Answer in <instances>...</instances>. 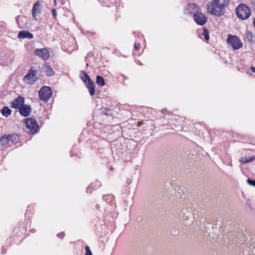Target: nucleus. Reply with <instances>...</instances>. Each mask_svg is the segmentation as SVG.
<instances>
[{
	"mask_svg": "<svg viewBox=\"0 0 255 255\" xmlns=\"http://www.w3.org/2000/svg\"><path fill=\"white\" fill-rule=\"evenodd\" d=\"M230 0H212L206 4L208 13L218 17L224 15Z\"/></svg>",
	"mask_w": 255,
	"mask_h": 255,
	"instance_id": "obj_1",
	"label": "nucleus"
},
{
	"mask_svg": "<svg viewBox=\"0 0 255 255\" xmlns=\"http://www.w3.org/2000/svg\"><path fill=\"white\" fill-rule=\"evenodd\" d=\"M25 127L24 130L28 133L35 134L39 129L37 122L34 119L28 118L24 121Z\"/></svg>",
	"mask_w": 255,
	"mask_h": 255,
	"instance_id": "obj_2",
	"label": "nucleus"
},
{
	"mask_svg": "<svg viewBox=\"0 0 255 255\" xmlns=\"http://www.w3.org/2000/svg\"><path fill=\"white\" fill-rule=\"evenodd\" d=\"M38 69L37 67L32 66L23 78V81L26 84H32L38 80L37 73Z\"/></svg>",
	"mask_w": 255,
	"mask_h": 255,
	"instance_id": "obj_3",
	"label": "nucleus"
},
{
	"mask_svg": "<svg viewBox=\"0 0 255 255\" xmlns=\"http://www.w3.org/2000/svg\"><path fill=\"white\" fill-rule=\"evenodd\" d=\"M236 13L239 18L246 19L251 15V11L248 6L246 4L241 3L236 7Z\"/></svg>",
	"mask_w": 255,
	"mask_h": 255,
	"instance_id": "obj_4",
	"label": "nucleus"
},
{
	"mask_svg": "<svg viewBox=\"0 0 255 255\" xmlns=\"http://www.w3.org/2000/svg\"><path fill=\"white\" fill-rule=\"evenodd\" d=\"M192 209L190 208L183 209L181 211L180 216L184 221V223L186 225H190L193 222L194 217L192 212Z\"/></svg>",
	"mask_w": 255,
	"mask_h": 255,
	"instance_id": "obj_5",
	"label": "nucleus"
},
{
	"mask_svg": "<svg viewBox=\"0 0 255 255\" xmlns=\"http://www.w3.org/2000/svg\"><path fill=\"white\" fill-rule=\"evenodd\" d=\"M38 94L41 101L47 102L51 98L52 92L50 87L44 86L40 89Z\"/></svg>",
	"mask_w": 255,
	"mask_h": 255,
	"instance_id": "obj_6",
	"label": "nucleus"
},
{
	"mask_svg": "<svg viewBox=\"0 0 255 255\" xmlns=\"http://www.w3.org/2000/svg\"><path fill=\"white\" fill-rule=\"evenodd\" d=\"M227 41L234 49H239L243 46L242 42L236 36L229 34Z\"/></svg>",
	"mask_w": 255,
	"mask_h": 255,
	"instance_id": "obj_7",
	"label": "nucleus"
},
{
	"mask_svg": "<svg viewBox=\"0 0 255 255\" xmlns=\"http://www.w3.org/2000/svg\"><path fill=\"white\" fill-rule=\"evenodd\" d=\"M34 53L35 55L39 57L43 60H46L49 57V51L45 48L41 49L37 48L34 50Z\"/></svg>",
	"mask_w": 255,
	"mask_h": 255,
	"instance_id": "obj_8",
	"label": "nucleus"
},
{
	"mask_svg": "<svg viewBox=\"0 0 255 255\" xmlns=\"http://www.w3.org/2000/svg\"><path fill=\"white\" fill-rule=\"evenodd\" d=\"M194 19L197 24L203 25L207 21V17L202 13L195 12L193 14Z\"/></svg>",
	"mask_w": 255,
	"mask_h": 255,
	"instance_id": "obj_9",
	"label": "nucleus"
},
{
	"mask_svg": "<svg viewBox=\"0 0 255 255\" xmlns=\"http://www.w3.org/2000/svg\"><path fill=\"white\" fill-rule=\"evenodd\" d=\"M31 11L33 19L36 20H37V18L36 17L37 14H39L41 12L40 1L38 0L34 3L32 7Z\"/></svg>",
	"mask_w": 255,
	"mask_h": 255,
	"instance_id": "obj_10",
	"label": "nucleus"
},
{
	"mask_svg": "<svg viewBox=\"0 0 255 255\" xmlns=\"http://www.w3.org/2000/svg\"><path fill=\"white\" fill-rule=\"evenodd\" d=\"M19 112L20 115L24 117H28L31 112V108L29 105H23L19 108Z\"/></svg>",
	"mask_w": 255,
	"mask_h": 255,
	"instance_id": "obj_11",
	"label": "nucleus"
},
{
	"mask_svg": "<svg viewBox=\"0 0 255 255\" xmlns=\"http://www.w3.org/2000/svg\"><path fill=\"white\" fill-rule=\"evenodd\" d=\"M24 98L21 96H18L14 99V100L11 103L10 107L14 109H18L24 105Z\"/></svg>",
	"mask_w": 255,
	"mask_h": 255,
	"instance_id": "obj_12",
	"label": "nucleus"
},
{
	"mask_svg": "<svg viewBox=\"0 0 255 255\" xmlns=\"http://www.w3.org/2000/svg\"><path fill=\"white\" fill-rule=\"evenodd\" d=\"M17 37L19 39H24L27 38L29 39H32L33 38V35L28 31L23 30L20 31L17 35Z\"/></svg>",
	"mask_w": 255,
	"mask_h": 255,
	"instance_id": "obj_13",
	"label": "nucleus"
},
{
	"mask_svg": "<svg viewBox=\"0 0 255 255\" xmlns=\"http://www.w3.org/2000/svg\"><path fill=\"white\" fill-rule=\"evenodd\" d=\"M187 13L191 14L192 13L197 12L198 7L197 5L194 3H190L188 4L185 8Z\"/></svg>",
	"mask_w": 255,
	"mask_h": 255,
	"instance_id": "obj_14",
	"label": "nucleus"
},
{
	"mask_svg": "<svg viewBox=\"0 0 255 255\" xmlns=\"http://www.w3.org/2000/svg\"><path fill=\"white\" fill-rule=\"evenodd\" d=\"M89 90L90 95L93 96L95 93V85L92 80H89L85 83Z\"/></svg>",
	"mask_w": 255,
	"mask_h": 255,
	"instance_id": "obj_15",
	"label": "nucleus"
},
{
	"mask_svg": "<svg viewBox=\"0 0 255 255\" xmlns=\"http://www.w3.org/2000/svg\"><path fill=\"white\" fill-rule=\"evenodd\" d=\"M8 139L10 143V146H11L15 145L19 141V136L16 134H8Z\"/></svg>",
	"mask_w": 255,
	"mask_h": 255,
	"instance_id": "obj_16",
	"label": "nucleus"
},
{
	"mask_svg": "<svg viewBox=\"0 0 255 255\" xmlns=\"http://www.w3.org/2000/svg\"><path fill=\"white\" fill-rule=\"evenodd\" d=\"M0 144L5 147L10 146L8 139V134H4L0 137Z\"/></svg>",
	"mask_w": 255,
	"mask_h": 255,
	"instance_id": "obj_17",
	"label": "nucleus"
},
{
	"mask_svg": "<svg viewBox=\"0 0 255 255\" xmlns=\"http://www.w3.org/2000/svg\"><path fill=\"white\" fill-rule=\"evenodd\" d=\"M42 71L48 76H51L54 74L52 68L47 64L43 65L42 67Z\"/></svg>",
	"mask_w": 255,
	"mask_h": 255,
	"instance_id": "obj_18",
	"label": "nucleus"
},
{
	"mask_svg": "<svg viewBox=\"0 0 255 255\" xmlns=\"http://www.w3.org/2000/svg\"><path fill=\"white\" fill-rule=\"evenodd\" d=\"M1 113L3 116L7 117L11 114V110L8 107L5 106L1 110Z\"/></svg>",
	"mask_w": 255,
	"mask_h": 255,
	"instance_id": "obj_19",
	"label": "nucleus"
},
{
	"mask_svg": "<svg viewBox=\"0 0 255 255\" xmlns=\"http://www.w3.org/2000/svg\"><path fill=\"white\" fill-rule=\"evenodd\" d=\"M246 38L249 42H255V36H254L252 32L247 31Z\"/></svg>",
	"mask_w": 255,
	"mask_h": 255,
	"instance_id": "obj_20",
	"label": "nucleus"
},
{
	"mask_svg": "<svg viewBox=\"0 0 255 255\" xmlns=\"http://www.w3.org/2000/svg\"><path fill=\"white\" fill-rule=\"evenodd\" d=\"M96 83L98 85L100 86H104L105 84V82L104 78L100 75L97 76Z\"/></svg>",
	"mask_w": 255,
	"mask_h": 255,
	"instance_id": "obj_21",
	"label": "nucleus"
},
{
	"mask_svg": "<svg viewBox=\"0 0 255 255\" xmlns=\"http://www.w3.org/2000/svg\"><path fill=\"white\" fill-rule=\"evenodd\" d=\"M83 74V75L81 76L82 80L85 83L89 80H92L89 76L85 72L82 71L81 75Z\"/></svg>",
	"mask_w": 255,
	"mask_h": 255,
	"instance_id": "obj_22",
	"label": "nucleus"
},
{
	"mask_svg": "<svg viewBox=\"0 0 255 255\" xmlns=\"http://www.w3.org/2000/svg\"><path fill=\"white\" fill-rule=\"evenodd\" d=\"M255 160V156H253V157H246L244 159L242 158L240 161L242 163H247L249 162H251L253 161V160Z\"/></svg>",
	"mask_w": 255,
	"mask_h": 255,
	"instance_id": "obj_23",
	"label": "nucleus"
},
{
	"mask_svg": "<svg viewBox=\"0 0 255 255\" xmlns=\"http://www.w3.org/2000/svg\"><path fill=\"white\" fill-rule=\"evenodd\" d=\"M85 251H86V254L85 255H93L91 250L90 249V247L86 245L85 247Z\"/></svg>",
	"mask_w": 255,
	"mask_h": 255,
	"instance_id": "obj_24",
	"label": "nucleus"
},
{
	"mask_svg": "<svg viewBox=\"0 0 255 255\" xmlns=\"http://www.w3.org/2000/svg\"><path fill=\"white\" fill-rule=\"evenodd\" d=\"M21 18V16H19V15H18V16H17L15 17V20H16V23H17V24L18 26L19 27H20V28H21V27H22V24H21L20 23V18Z\"/></svg>",
	"mask_w": 255,
	"mask_h": 255,
	"instance_id": "obj_25",
	"label": "nucleus"
},
{
	"mask_svg": "<svg viewBox=\"0 0 255 255\" xmlns=\"http://www.w3.org/2000/svg\"><path fill=\"white\" fill-rule=\"evenodd\" d=\"M247 182L249 185L255 187V180H253V179L248 178L247 179Z\"/></svg>",
	"mask_w": 255,
	"mask_h": 255,
	"instance_id": "obj_26",
	"label": "nucleus"
},
{
	"mask_svg": "<svg viewBox=\"0 0 255 255\" xmlns=\"http://www.w3.org/2000/svg\"><path fill=\"white\" fill-rule=\"evenodd\" d=\"M203 35L204 36V37L206 40H209V33L207 30H204Z\"/></svg>",
	"mask_w": 255,
	"mask_h": 255,
	"instance_id": "obj_27",
	"label": "nucleus"
},
{
	"mask_svg": "<svg viewBox=\"0 0 255 255\" xmlns=\"http://www.w3.org/2000/svg\"><path fill=\"white\" fill-rule=\"evenodd\" d=\"M140 44L139 43H135L134 44V48L136 50H138L140 48Z\"/></svg>",
	"mask_w": 255,
	"mask_h": 255,
	"instance_id": "obj_28",
	"label": "nucleus"
},
{
	"mask_svg": "<svg viewBox=\"0 0 255 255\" xmlns=\"http://www.w3.org/2000/svg\"><path fill=\"white\" fill-rule=\"evenodd\" d=\"M52 13L53 15V16L55 19H56V16H57V11L54 8L52 9Z\"/></svg>",
	"mask_w": 255,
	"mask_h": 255,
	"instance_id": "obj_29",
	"label": "nucleus"
},
{
	"mask_svg": "<svg viewBox=\"0 0 255 255\" xmlns=\"http://www.w3.org/2000/svg\"><path fill=\"white\" fill-rule=\"evenodd\" d=\"M65 234L63 233V232H62V233H58L57 235V236L60 238V239H63L64 238V237L65 236Z\"/></svg>",
	"mask_w": 255,
	"mask_h": 255,
	"instance_id": "obj_30",
	"label": "nucleus"
},
{
	"mask_svg": "<svg viewBox=\"0 0 255 255\" xmlns=\"http://www.w3.org/2000/svg\"><path fill=\"white\" fill-rule=\"evenodd\" d=\"M161 112L163 114H166V113L167 112V110L166 109H163L161 110Z\"/></svg>",
	"mask_w": 255,
	"mask_h": 255,
	"instance_id": "obj_31",
	"label": "nucleus"
},
{
	"mask_svg": "<svg viewBox=\"0 0 255 255\" xmlns=\"http://www.w3.org/2000/svg\"><path fill=\"white\" fill-rule=\"evenodd\" d=\"M251 71H252L253 72L255 73V67H252L251 68Z\"/></svg>",
	"mask_w": 255,
	"mask_h": 255,
	"instance_id": "obj_32",
	"label": "nucleus"
},
{
	"mask_svg": "<svg viewBox=\"0 0 255 255\" xmlns=\"http://www.w3.org/2000/svg\"><path fill=\"white\" fill-rule=\"evenodd\" d=\"M170 192H173H173H175V190H174V189H172V190L170 191Z\"/></svg>",
	"mask_w": 255,
	"mask_h": 255,
	"instance_id": "obj_33",
	"label": "nucleus"
},
{
	"mask_svg": "<svg viewBox=\"0 0 255 255\" xmlns=\"http://www.w3.org/2000/svg\"><path fill=\"white\" fill-rule=\"evenodd\" d=\"M254 25L255 27V18H254Z\"/></svg>",
	"mask_w": 255,
	"mask_h": 255,
	"instance_id": "obj_34",
	"label": "nucleus"
},
{
	"mask_svg": "<svg viewBox=\"0 0 255 255\" xmlns=\"http://www.w3.org/2000/svg\"><path fill=\"white\" fill-rule=\"evenodd\" d=\"M99 207V205H97L96 206V207L97 208H98Z\"/></svg>",
	"mask_w": 255,
	"mask_h": 255,
	"instance_id": "obj_35",
	"label": "nucleus"
},
{
	"mask_svg": "<svg viewBox=\"0 0 255 255\" xmlns=\"http://www.w3.org/2000/svg\"><path fill=\"white\" fill-rule=\"evenodd\" d=\"M105 196H104L103 197V200H105Z\"/></svg>",
	"mask_w": 255,
	"mask_h": 255,
	"instance_id": "obj_36",
	"label": "nucleus"
}]
</instances>
